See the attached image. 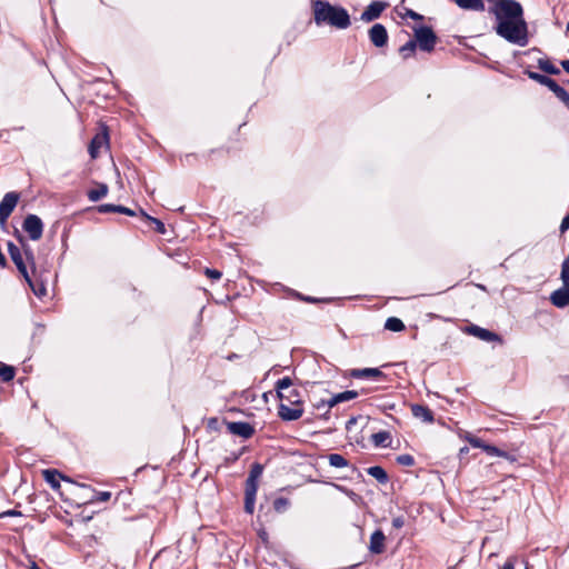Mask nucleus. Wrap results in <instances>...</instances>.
Wrapping results in <instances>:
<instances>
[{
	"label": "nucleus",
	"instance_id": "nucleus-1",
	"mask_svg": "<svg viewBox=\"0 0 569 569\" xmlns=\"http://www.w3.org/2000/svg\"><path fill=\"white\" fill-rule=\"evenodd\" d=\"M492 3L489 12L495 16L498 36L510 43L521 47L528 44V24L523 17V8L517 0H488Z\"/></svg>",
	"mask_w": 569,
	"mask_h": 569
},
{
	"label": "nucleus",
	"instance_id": "nucleus-2",
	"mask_svg": "<svg viewBox=\"0 0 569 569\" xmlns=\"http://www.w3.org/2000/svg\"><path fill=\"white\" fill-rule=\"evenodd\" d=\"M274 389L278 399L281 401L278 406V417L283 421H296L303 415L302 398L299 389L293 388L290 377L279 379Z\"/></svg>",
	"mask_w": 569,
	"mask_h": 569
},
{
	"label": "nucleus",
	"instance_id": "nucleus-3",
	"mask_svg": "<svg viewBox=\"0 0 569 569\" xmlns=\"http://www.w3.org/2000/svg\"><path fill=\"white\" fill-rule=\"evenodd\" d=\"M313 19L317 26L329 24L337 29H347L351 24L348 11L329 1L317 0L313 3Z\"/></svg>",
	"mask_w": 569,
	"mask_h": 569
},
{
	"label": "nucleus",
	"instance_id": "nucleus-4",
	"mask_svg": "<svg viewBox=\"0 0 569 569\" xmlns=\"http://www.w3.org/2000/svg\"><path fill=\"white\" fill-rule=\"evenodd\" d=\"M263 466L259 462H254L249 471V476L244 483V511L252 515L254 511L256 496L258 491V481L262 476Z\"/></svg>",
	"mask_w": 569,
	"mask_h": 569
},
{
	"label": "nucleus",
	"instance_id": "nucleus-5",
	"mask_svg": "<svg viewBox=\"0 0 569 569\" xmlns=\"http://www.w3.org/2000/svg\"><path fill=\"white\" fill-rule=\"evenodd\" d=\"M415 40L420 50L425 52H431L435 49L438 37L431 27L421 26L413 28Z\"/></svg>",
	"mask_w": 569,
	"mask_h": 569
},
{
	"label": "nucleus",
	"instance_id": "nucleus-6",
	"mask_svg": "<svg viewBox=\"0 0 569 569\" xmlns=\"http://www.w3.org/2000/svg\"><path fill=\"white\" fill-rule=\"evenodd\" d=\"M43 222L40 217L33 213L26 216L22 222V230L28 233V237L32 241H38L43 234Z\"/></svg>",
	"mask_w": 569,
	"mask_h": 569
},
{
	"label": "nucleus",
	"instance_id": "nucleus-7",
	"mask_svg": "<svg viewBox=\"0 0 569 569\" xmlns=\"http://www.w3.org/2000/svg\"><path fill=\"white\" fill-rule=\"evenodd\" d=\"M20 194L16 191L7 192L0 201V224L6 226L8 218L18 204Z\"/></svg>",
	"mask_w": 569,
	"mask_h": 569
},
{
	"label": "nucleus",
	"instance_id": "nucleus-8",
	"mask_svg": "<svg viewBox=\"0 0 569 569\" xmlns=\"http://www.w3.org/2000/svg\"><path fill=\"white\" fill-rule=\"evenodd\" d=\"M388 6L385 1L375 0L363 10L360 18L365 22H371L378 19Z\"/></svg>",
	"mask_w": 569,
	"mask_h": 569
},
{
	"label": "nucleus",
	"instance_id": "nucleus-9",
	"mask_svg": "<svg viewBox=\"0 0 569 569\" xmlns=\"http://www.w3.org/2000/svg\"><path fill=\"white\" fill-rule=\"evenodd\" d=\"M227 429L230 433L239 436L243 439L251 438L256 432L254 427L246 421L228 422Z\"/></svg>",
	"mask_w": 569,
	"mask_h": 569
},
{
	"label": "nucleus",
	"instance_id": "nucleus-10",
	"mask_svg": "<svg viewBox=\"0 0 569 569\" xmlns=\"http://www.w3.org/2000/svg\"><path fill=\"white\" fill-rule=\"evenodd\" d=\"M8 253L12 260V262L16 264L18 271L21 273L22 277H27L29 273L27 263L23 260L21 249L16 246L12 241H9L8 244Z\"/></svg>",
	"mask_w": 569,
	"mask_h": 569
},
{
	"label": "nucleus",
	"instance_id": "nucleus-11",
	"mask_svg": "<svg viewBox=\"0 0 569 569\" xmlns=\"http://www.w3.org/2000/svg\"><path fill=\"white\" fill-rule=\"evenodd\" d=\"M369 39L376 47H383L388 42V31L381 23H376L369 29Z\"/></svg>",
	"mask_w": 569,
	"mask_h": 569
},
{
	"label": "nucleus",
	"instance_id": "nucleus-12",
	"mask_svg": "<svg viewBox=\"0 0 569 569\" xmlns=\"http://www.w3.org/2000/svg\"><path fill=\"white\" fill-rule=\"evenodd\" d=\"M109 141V134L107 131V128H103V131L100 133H97L90 141L88 151L92 159H96L102 147L107 146Z\"/></svg>",
	"mask_w": 569,
	"mask_h": 569
},
{
	"label": "nucleus",
	"instance_id": "nucleus-13",
	"mask_svg": "<svg viewBox=\"0 0 569 569\" xmlns=\"http://www.w3.org/2000/svg\"><path fill=\"white\" fill-rule=\"evenodd\" d=\"M466 332L479 338L480 340L487 341V342L501 341V338L499 335H497L496 332L490 331L486 328H481L477 325H470V326L466 327Z\"/></svg>",
	"mask_w": 569,
	"mask_h": 569
},
{
	"label": "nucleus",
	"instance_id": "nucleus-14",
	"mask_svg": "<svg viewBox=\"0 0 569 569\" xmlns=\"http://www.w3.org/2000/svg\"><path fill=\"white\" fill-rule=\"evenodd\" d=\"M410 410L416 419L425 423H432L435 421V415L432 410L425 405L412 403L410 406Z\"/></svg>",
	"mask_w": 569,
	"mask_h": 569
},
{
	"label": "nucleus",
	"instance_id": "nucleus-15",
	"mask_svg": "<svg viewBox=\"0 0 569 569\" xmlns=\"http://www.w3.org/2000/svg\"><path fill=\"white\" fill-rule=\"evenodd\" d=\"M349 375L355 379H386V375L379 368L352 369Z\"/></svg>",
	"mask_w": 569,
	"mask_h": 569
},
{
	"label": "nucleus",
	"instance_id": "nucleus-16",
	"mask_svg": "<svg viewBox=\"0 0 569 569\" xmlns=\"http://www.w3.org/2000/svg\"><path fill=\"white\" fill-rule=\"evenodd\" d=\"M42 473L44 480L50 485V487L53 490H58L60 488V480L73 483V481L69 477L63 476L56 469H46L43 470Z\"/></svg>",
	"mask_w": 569,
	"mask_h": 569
},
{
	"label": "nucleus",
	"instance_id": "nucleus-17",
	"mask_svg": "<svg viewBox=\"0 0 569 569\" xmlns=\"http://www.w3.org/2000/svg\"><path fill=\"white\" fill-rule=\"evenodd\" d=\"M14 236L19 243L21 244V250L26 257V261L29 263L32 272L36 271V256L32 248L28 244L24 237L19 232V230L14 231Z\"/></svg>",
	"mask_w": 569,
	"mask_h": 569
},
{
	"label": "nucleus",
	"instance_id": "nucleus-18",
	"mask_svg": "<svg viewBox=\"0 0 569 569\" xmlns=\"http://www.w3.org/2000/svg\"><path fill=\"white\" fill-rule=\"evenodd\" d=\"M385 533L378 529L370 537L369 550L373 555H380L385 551Z\"/></svg>",
	"mask_w": 569,
	"mask_h": 569
},
{
	"label": "nucleus",
	"instance_id": "nucleus-19",
	"mask_svg": "<svg viewBox=\"0 0 569 569\" xmlns=\"http://www.w3.org/2000/svg\"><path fill=\"white\" fill-rule=\"evenodd\" d=\"M550 301L558 308H565L569 305V287L562 286L555 290L550 296Z\"/></svg>",
	"mask_w": 569,
	"mask_h": 569
},
{
	"label": "nucleus",
	"instance_id": "nucleus-20",
	"mask_svg": "<svg viewBox=\"0 0 569 569\" xmlns=\"http://www.w3.org/2000/svg\"><path fill=\"white\" fill-rule=\"evenodd\" d=\"M523 73L529 79L536 81L537 83H539L541 86L547 87L549 90H551L552 87L556 84V80H553L552 78H550V77H548L546 74L532 71V70L529 69V67L523 70Z\"/></svg>",
	"mask_w": 569,
	"mask_h": 569
},
{
	"label": "nucleus",
	"instance_id": "nucleus-21",
	"mask_svg": "<svg viewBox=\"0 0 569 569\" xmlns=\"http://www.w3.org/2000/svg\"><path fill=\"white\" fill-rule=\"evenodd\" d=\"M523 73L529 79L536 81L537 83H539L541 86L547 87L549 90H551L552 87L556 84V80H553L552 78H550V77H548L546 74L532 71V70L529 69V67L523 70Z\"/></svg>",
	"mask_w": 569,
	"mask_h": 569
},
{
	"label": "nucleus",
	"instance_id": "nucleus-22",
	"mask_svg": "<svg viewBox=\"0 0 569 569\" xmlns=\"http://www.w3.org/2000/svg\"><path fill=\"white\" fill-rule=\"evenodd\" d=\"M523 73L529 79L536 81L537 83H539L541 86L547 87L549 90H551L552 87L556 84V80H553L552 78H550V77H548L546 74L532 71V70L529 69V67L523 70Z\"/></svg>",
	"mask_w": 569,
	"mask_h": 569
},
{
	"label": "nucleus",
	"instance_id": "nucleus-23",
	"mask_svg": "<svg viewBox=\"0 0 569 569\" xmlns=\"http://www.w3.org/2000/svg\"><path fill=\"white\" fill-rule=\"evenodd\" d=\"M99 213H122L127 216H134L136 212L130 208L121 204L103 203L97 207Z\"/></svg>",
	"mask_w": 569,
	"mask_h": 569
},
{
	"label": "nucleus",
	"instance_id": "nucleus-24",
	"mask_svg": "<svg viewBox=\"0 0 569 569\" xmlns=\"http://www.w3.org/2000/svg\"><path fill=\"white\" fill-rule=\"evenodd\" d=\"M23 279L36 297L43 298L47 295V287L43 281L33 280L29 273Z\"/></svg>",
	"mask_w": 569,
	"mask_h": 569
},
{
	"label": "nucleus",
	"instance_id": "nucleus-25",
	"mask_svg": "<svg viewBox=\"0 0 569 569\" xmlns=\"http://www.w3.org/2000/svg\"><path fill=\"white\" fill-rule=\"evenodd\" d=\"M371 441L375 447L387 448L391 443V435L389 431L382 430L371 435Z\"/></svg>",
	"mask_w": 569,
	"mask_h": 569
},
{
	"label": "nucleus",
	"instance_id": "nucleus-26",
	"mask_svg": "<svg viewBox=\"0 0 569 569\" xmlns=\"http://www.w3.org/2000/svg\"><path fill=\"white\" fill-rule=\"evenodd\" d=\"M367 473L373 477L378 482L385 485L389 481L387 471L380 466H372L367 469Z\"/></svg>",
	"mask_w": 569,
	"mask_h": 569
},
{
	"label": "nucleus",
	"instance_id": "nucleus-27",
	"mask_svg": "<svg viewBox=\"0 0 569 569\" xmlns=\"http://www.w3.org/2000/svg\"><path fill=\"white\" fill-rule=\"evenodd\" d=\"M109 188L106 183H98L96 189H90L87 193L88 198L92 202H97L108 194Z\"/></svg>",
	"mask_w": 569,
	"mask_h": 569
},
{
	"label": "nucleus",
	"instance_id": "nucleus-28",
	"mask_svg": "<svg viewBox=\"0 0 569 569\" xmlns=\"http://www.w3.org/2000/svg\"><path fill=\"white\" fill-rule=\"evenodd\" d=\"M537 64L541 71H543L548 74H552V76L560 74V69H558L555 64H552V62L549 59L540 58V59H538Z\"/></svg>",
	"mask_w": 569,
	"mask_h": 569
},
{
	"label": "nucleus",
	"instance_id": "nucleus-29",
	"mask_svg": "<svg viewBox=\"0 0 569 569\" xmlns=\"http://www.w3.org/2000/svg\"><path fill=\"white\" fill-rule=\"evenodd\" d=\"M405 323L401 319L397 317H390L385 322V329L392 331V332H400L405 330Z\"/></svg>",
	"mask_w": 569,
	"mask_h": 569
},
{
	"label": "nucleus",
	"instance_id": "nucleus-30",
	"mask_svg": "<svg viewBox=\"0 0 569 569\" xmlns=\"http://www.w3.org/2000/svg\"><path fill=\"white\" fill-rule=\"evenodd\" d=\"M550 91L569 109V92L563 87L556 82Z\"/></svg>",
	"mask_w": 569,
	"mask_h": 569
},
{
	"label": "nucleus",
	"instance_id": "nucleus-31",
	"mask_svg": "<svg viewBox=\"0 0 569 569\" xmlns=\"http://www.w3.org/2000/svg\"><path fill=\"white\" fill-rule=\"evenodd\" d=\"M417 47L416 40L411 39L400 47L399 52L403 59H408L415 54Z\"/></svg>",
	"mask_w": 569,
	"mask_h": 569
},
{
	"label": "nucleus",
	"instance_id": "nucleus-32",
	"mask_svg": "<svg viewBox=\"0 0 569 569\" xmlns=\"http://www.w3.org/2000/svg\"><path fill=\"white\" fill-rule=\"evenodd\" d=\"M328 461L329 465L335 468H343L349 466V461L339 453H330L328 456Z\"/></svg>",
	"mask_w": 569,
	"mask_h": 569
},
{
	"label": "nucleus",
	"instance_id": "nucleus-33",
	"mask_svg": "<svg viewBox=\"0 0 569 569\" xmlns=\"http://www.w3.org/2000/svg\"><path fill=\"white\" fill-rule=\"evenodd\" d=\"M141 214L152 224L156 232H158L159 234H164L167 232L166 226L161 220L148 216L142 210H141Z\"/></svg>",
	"mask_w": 569,
	"mask_h": 569
},
{
	"label": "nucleus",
	"instance_id": "nucleus-34",
	"mask_svg": "<svg viewBox=\"0 0 569 569\" xmlns=\"http://www.w3.org/2000/svg\"><path fill=\"white\" fill-rule=\"evenodd\" d=\"M483 451H486L490 456L503 457V458H507V459H509L511 461H515V458L511 457L508 452H506V451H503V450H501L498 447L492 446V445L483 446Z\"/></svg>",
	"mask_w": 569,
	"mask_h": 569
},
{
	"label": "nucleus",
	"instance_id": "nucleus-35",
	"mask_svg": "<svg viewBox=\"0 0 569 569\" xmlns=\"http://www.w3.org/2000/svg\"><path fill=\"white\" fill-rule=\"evenodd\" d=\"M16 376V370L12 366L2 365L0 367V378L3 382L11 381Z\"/></svg>",
	"mask_w": 569,
	"mask_h": 569
},
{
	"label": "nucleus",
	"instance_id": "nucleus-36",
	"mask_svg": "<svg viewBox=\"0 0 569 569\" xmlns=\"http://www.w3.org/2000/svg\"><path fill=\"white\" fill-rule=\"evenodd\" d=\"M365 392H366L365 389H361V391L346 390L343 392L337 393V400H339V402L341 403L345 401L356 399L360 393H365Z\"/></svg>",
	"mask_w": 569,
	"mask_h": 569
},
{
	"label": "nucleus",
	"instance_id": "nucleus-37",
	"mask_svg": "<svg viewBox=\"0 0 569 569\" xmlns=\"http://www.w3.org/2000/svg\"><path fill=\"white\" fill-rule=\"evenodd\" d=\"M290 506V500L286 497H278L273 500V509L278 513L287 511Z\"/></svg>",
	"mask_w": 569,
	"mask_h": 569
},
{
	"label": "nucleus",
	"instance_id": "nucleus-38",
	"mask_svg": "<svg viewBox=\"0 0 569 569\" xmlns=\"http://www.w3.org/2000/svg\"><path fill=\"white\" fill-rule=\"evenodd\" d=\"M396 460L400 466L405 467H412L415 465V458L408 453L399 455Z\"/></svg>",
	"mask_w": 569,
	"mask_h": 569
},
{
	"label": "nucleus",
	"instance_id": "nucleus-39",
	"mask_svg": "<svg viewBox=\"0 0 569 569\" xmlns=\"http://www.w3.org/2000/svg\"><path fill=\"white\" fill-rule=\"evenodd\" d=\"M402 18H410L412 20H422L423 19V16H421L420 13L413 11L412 9H409V8H405V12L403 13H400Z\"/></svg>",
	"mask_w": 569,
	"mask_h": 569
},
{
	"label": "nucleus",
	"instance_id": "nucleus-40",
	"mask_svg": "<svg viewBox=\"0 0 569 569\" xmlns=\"http://www.w3.org/2000/svg\"><path fill=\"white\" fill-rule=\"evenodd\" d=\"M204 274L211 280H219L222 277L221 271L210 268L204 269Z\"/></svg>",
	"mask_w": 569,
	"mask_h": 569
},
{
	"label": "nucleus",
	"instance_id": "nucleus-41",
	"mask_svg": "<svg viewBox=\"0 0 569 569\" xmlns=\"http://www.w3.org/2000/svg\"><path fill=\"white\" fill-rule=\"evenodd\" d=\"M327 407L329 408L327 412L322 416L325 419L329 418V412L332 407L340 403L339 400H337V395H333L331 398L326 399Z\"/></svg>",
	"mask_w": 569,
	"mask_h": 569
},
{
	"label": "nucleus",
	"instance_id": "nucleus-42",
	"mask_svg": "<svg viewBox=\"0 0 569 569\" xmlns=\"http://www.w3.org/2000/svg\"><path fill=\"white\" fill-rule=\"evenodd\" d=\"M111 498V492L109 491H98L96 492L94 500L98 502H106Z\"/></svg>",
	"mask_w": 569,
	"mask_h": 569
},
{
	"label": "nucleus",
	"instance_id": "nucleus-43",
	"mask_svg": "<svg viewBox=\"0 0 569 569\" xmlns=\"http://www.w3.org/2000/svg\"><path fill=\"white\" fill-rule=\"evenodd\" d=\"M391 523L395 529H401L405 526V518L402 516L395 517Z\"/></svg>",
	"mask_w": 569,
	"mask_h": 569
},
{
	"label": "nucleus",
	"instance_id": "nucleus-44",
	"mask_svg": "<svg viewBox=\"0 0 569 569\" xmlns=\"http://www.w3.org/2000/svg\"><path fill=\"white\" fill-rule=\"evenodd\" d=\"M567 230H569V212L563 217L560 224L561 232H566Z\"/></svg>",
	"mask_w": 569,
	"mask_h": 569
},
{
	"label": "nucleus",
	"instance_id": "nucleus-45",
	"mask_svg": "<svg viewBox=\"0 0 569 569\" xmlns=\"http://www.w3.org/2000/svg\"><path fill=\"white\" fill-rule=\"evenodd\" d=\"M470 443L476 447V448H481L483 450V446H488L487 443H485L481 439L479 438H475V439H471L470 440Z\"/></svg>",
	"mask_w": 569,
	"mask_h": 569
},
{
	"label": "nucleus",
	"instance_id": "nucleus-46",
	"mask_svg": "<svg viewBox=\"0 0 569 569\" xmlns=\"http://www.w3.org/2000/svg\"><path fill=\"white\" fill-rule=\"evenodd\" d=\"M515 558H508L501 569H515Z\"/></svg>",
	"mask_w": 569,
	"mask_h": 569
},
{
	"label": "nucleus",
	"instance_id": "nucleus-47",
	"mask_svg": "<svg viewBox=\"0 0 569 569\" xmlns=\"http://www.w3.org/2000/svg\"><path fill=\"white\" fill-rule=\"evenodd\" d=\"M560 64H561L562 69H563L567 73H569V60H561V61H560Z\"/></svg>",
	"mask_w": 569,
	"mask_h": 569
},
{
	"label": "nucleus",
	"instance_id": "nucleus-48",
	"mask_svg": "<svg viewBox=\"0 0 569 569\" xmlns=\"http://www.w3.org/2000/svg\"><path fill=\"white\" fill-rule=\"evenodd\" d=\"M325 406H327V403H326V399H321L320 401H318V402H316V403L313 405V407H315L316 409H321V408H322V407H325Z\"/></svg>",
	"mask_w": 569,
	"mask_h": 569
},
{
	"label": "nucleus",
	"instance_id": "nucleus-49",
	"mask_svg": "<svg viewBox=\"0 0 569 569\" xmlns=\"http://www.w3.org/2000/svg\"><path fill=\"white\" fill-rule=\"evenodd\" d=\"M18 515H20V512L16 511V510H9V511L3 512L1 515V517H6V516L12 517V516H18Z\"/></svg>",
	"mask_w": 569,
	"mask_h": 569
},
{
	"label": "nucleus",
	"instance_id": "nucleus-50",
	"mask_svg": "<svg viewBox=\"0 0 569 569\" xmlns=\"http://www.w3.org/2000/svg\"><path fill=\"white\" fill-rule=\"evenodd\" d=\"M259 537L264 542L268 540V533L263 529L259 531Z\"/></svg>",
	"mask_w": 569,
	"mask_h": 569
},
{
	"label": "nucleus",
	"instance_id": "nucleus-51",
	"mask_svg": "<svg viewBox=\"0 0 569 569\" xmlns=\"http://www.w3.org/2000/svg\"><path fill=\"white\" fill-rule=\"evenodd\" d=\"M301 299L307 302H317L318 301L316 298H312V297H301Z\"/></svg>",
	"mask_w": 569,
	"mask_h": 569
},
{
	"label": "nucleus",
	"instance_id": "nucleus-52",
	"mask_svg": "<svg viewBox=\"0 0 569 569\" xmlns=\"http://www.w3.org/2000/svg\"><path fill=\"white\" fill-rule=\"evenodd\" d=\"M530 52H541L540 49L538 48H531L530 50H528L526 53H530Z\"/></svg>",
	"mask_w": 569,
	"mask_h": 569
},
{
	"label": "nucleus",
	"instance_id": "nucleus-53",
	"mask_svg": "<svg viewBox=\"0 0 569 569\" xmlns=\"http://www.w3.org/2000/svg\"><path fill=\"white\" fill-rule=\"evenodd\" d=\"M30 569H41L36 562H32Z\"/></svg>",
	"mask_w": 569,
	"mask_h": 569
},
{
	"label": "nucleus",
	"instance_id": "nucleus-54",
	"mask_svg": "<svg viewBox=\"0 0 569 569\" xmlns=\"http://www.w3.org/2000/svg\"><path fill=\"white\" fill-rule=\"evenodd\" d=\"M356 422V419L355 418H351L349 421H348V425H351V423H355Z\"/></svg>",
	"mask_w": 569,
	"mask_h": 569
},
{
	"label": "nucleus",
	"instance_id": "nucleus-55",
	"mask_svg": "<svg viewBox=\"0 0 569 569\" xmlns=\"http://www.w3.org/2000/svg\"><path fill=\"white\" fill-rule=\"evenodd\" d=\"M214 422H217V419L213 418V419L210 420V425L211 426H214Z\"/></svg>",
	"mask_w": 569,
	"mask_h": 569
},
{
	"label": "nucleus",
	"instance_id": "nucleus-56",
	"mask_svg": "<svg viewBox=\"0 0 569 569\" xmlns=\"http://www.w3.org/2000/svg\"><path fill=\"white\" fill-rule=\"evenodd\" d=\"M214 422H217V419L213 418V419L210 420V425L211 426H214Z\"/></svg>",
	"mask_w": 569,
	"mask_h": 569
},
{
	"label": "nucleus",
	"instance_id": "nucleus-57",
	"mask_svg": "<svg viewBox=\"0 0 569 569\" xmlns=\"http://www.w3.org/2000/svg\"><path fill=\"white\" fill-rule=\"evenodd\" d=\"M566 32L569 34V20H568V23H567V27H566Z\"/></svg>",
	"mask_w": 569,
	"mask_h": 569
},
{
	"label": "nucleus",
	"instance_id": "nucleus-58",
	"mask_svg": "<svg viewBox=\"0 0 569 569\" xmlns=\"http://www.w3.org/2000/svg\"><path fill=\"white\" fill-rule=\"evenodd\" d=\"M526 569H530V567H529V566H526Z\"/></svg>",
	"mask_w": 569,
	"mask_h": 569
},
{
	"label": "nucleus",
	"instance_id": "nucleus-59",
	"mask_svg": "<svg viewBox=\"0 0 569 569\" xmlns=\"http://www.w3.org/2000/svg\"><path fill=\"white\" fill-rule=\"evenodd\" d=\"M567 84L569 86V80L567 81Z\"/></svg>",
	"mask_w": 569,
	"mask_h": 569
}]
</instances>
